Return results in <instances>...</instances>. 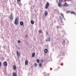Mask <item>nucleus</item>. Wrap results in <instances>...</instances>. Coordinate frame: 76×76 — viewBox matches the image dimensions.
Returning a JSON list of instances; mask_svg holds the SVG:
<instances>
[{
	"mask_svg": "<svg viewBox=\"0 0 76 76\" xmlns=\"http://www.w3.org/2000/svg\"><path fill=\"white\" fill-rule=\"evenodd\" d=\"M18 19H19V18L18 17H17L15 20L14 23L16 25H18Z\"/></svg>",
	"mask_w": 76,
	"mask_h": 76,
	"instance_id": "1",
	"label": "nucleus"
},
{
	"mask_svg": "<svg viewBox=\"0 0 76 76\" xmlns=\"http://www.w3.org/2000/svg\"><path fill=\"white\" fill-rule=\"evenodd\" d=\"M16 53H17V58L18 59H19V57H20V53L19 52L18 50H17Z\"/></svg>",
	"mask_w": 76,
	"mask_h": 76,
	"instance_id": "2",
	"label": "nucleus"
},
{
	"mask_svg": "<svg viewBox=\"0 0 76 76\" xmlns=\"http://www.w3.org/2000/svg\"><path fill=\"white\" fill-rule=\"evenodd\" d=\"M49 6H50L49 3L48 2H47L46 4V5L45 7V8L46 9H48V7H49Z\"/></svg>",
	"mask_w": 76,
	"mask_h": 76,
	"instance_id": "3",
	"label": "nucleus"
},
{
	"mask_svg": "<svg viewBox=\"0 0 76 76\" xmlns=\"http://www.w3.org/2000/svg\"><path fill=\"white\" fill-rule=\"evenodd\" d=\"M3 64L4 66H7V63L6 61H5L3 63Z\"/></svg>",
	"mask_w": 76,
	"mask_h": 76,
	"instance_id": "4",
	"label": "nucleus"
},
{
	"mask_svg": "<svg viewBox=\"0 0 76 76\" xmlns=\"http://www.w3.org/2000/svg\"><path fill=\"white\" fill-rule=\"evenodd\" d=\"M63 6H65V7H67V6H69V5L65 3L64 4Z\"/></svg>",
	"mask_w": 76,
	"mask_h": 76,
	"instance_id": "5",
	"label": "nucleus"
},
{
	"mask_svg": "<svg viewBox=\"0 0 76 76\" xmlns=\"http://www.w3.org/2000/svg\"><path fill=\"white\" fill-rule=\"evenodd\" d=\"M61 2H58V6H59V7H62V5L61 4Z\"/></svg>",
	"mask_w": 76,
	"mask_h": 76,
	"instance_id": "6",
	"label": "nucleus"
},
{
	"mask_svg": "<svg viewBox=\"0 0 76 76\" xmlns=\"http://www.w3.org/2000/svg\"><path fill=\"white\" fill-rule=\"evenodd\" d=\"M13 70H16L17 67H16V66H15V65H13Z\"/></svg>",
	"mask_w": 76,
	"mask_h": 76,
	"instance_id": "7",
	"label": "nucleus"
},
{
	"mask_svg": "<svg viewBox=\"0 0 76 76\" xmlns=\"http://www.w3.org/2000/svg\"><path fill=\"white\" fill-rule=\"evenodd\" d=\"M10 19L11 20H13V17L12 15H11L10 16Z\"/></svg>",
	"mask_w": 76,
	"mask_h": 76,
	"instance_id": "8",
	"label": "nucleus"
},
{
	"mask_svg": "<svg viewBox=\"0 0 76 76\" xmlns=\"http://www.w3.org/2000/svg\"><path fill=\"white\" fill-rule=\"evenodd\" d=\"M20 25L21 26H22V25H23V22H22V21H21L20 22Z\"/></svg>",
	"mask_w": 76,
	"mask_h": 76,
	"instance_id": "9",
	"label": "nucleus"
},
{
	"mask_svg": "<svg viewBox=\"0 0 76 76\" xmlns=\"http://www.w3.org/2000/svg\"><path fill=\"white\" fill-rule=\"evenodd\" d=\"M45 16H47L48 15V12L47 11H45Z\"/></svg>",
	"mask_w": 76,
	"mask_h": 76,
	"instance_id": "10",
	"label": "nucleus"
},
{
	"mask_svg": "<svg viewBox=\"0 0 76 76\" xmlns=\"http://www.w3.org/2000/svg\"><path fill=\"white\" fill-rule=\"evenodd\" d=\"M28 61L26 60L25 61V64L26 65H28Z\"/></svg>",
	"mask_w": 76,
	"mask_h": 76,
	"instance_id": "11",
	"label": "nucleus"
},
{
	"mask_svg": "<svg viewBox=\"0 0 76 76\" xmlns=\"http://www.w3.org/2000/svg\"><path fill=\"white\" fill-rule=\"evenodd\" d=\"M71 14H74V15H76V13H75V12H74V11H71Z\"/></svg>",
	"mask_w": 76,
	"mask_h": 76,
	"instance_id": "12",
	"label": "nucleus"
},
{
	"mask_svg": "<svg viewBox=\"0 0 76 76\" xmlns=\"http://www.w3.org/2000/svg\"><path fill=\"white\" fill-rule=\"evenodd\" d=\"M13 76H17V75H16V74L15 72L13 73Z\"/></svg>",
	"mask_w": 76,
	"mask_h": 76,
	"instance_id": "13",
	"label": "nucleus"
},
{
	"mask_svg": "<svg viewBox=\"0 0 76 76\" xmlns=\"http://www.w3.org/2000/svg\"><path fill=\"white\" fill-rule=\"evenodd\" d=\"M48 52V50H47V49H46L45 50V53H47Z\"/></svg>",
	"mask_w": 76,
	"mask_h": 76,
	"instance_id": "14",
	"label": "nucleus"
},
{
	"mask_svg": "<svg viewBox=\"0 0 76 76\" xmlns=\"http://www.w3.org/2000/svg\"><path fill=\"white\" fill-rule=\"evenodd\" d=\"M48 39H46V41H50V37H49V38H48Z\"/></svg>",
	"mask_w": 76,
	"mask_h": 76,
	"instance_id": "15",
	"label": "nucleus"
},
{
	"mask_svg": "<svg viewBox=\"0 0 76 76\" xmlns=\"http://www.w3.org/2000/svg\"><path fill=\"white\" fill-rule=\"evenodd\" d=\"M35 53H34L32 54V56L33 57H34V56H35Z\"/></svg>",
	"mask_w": 76,
	"mask_h": 76,
	"instance_id": "16",
	"label": "nucleus"
},
{
	"mask_svg": "<svg viewBox=\"0 0 76 76\" xmlns=\"http://www.w3.org/2000/svg\"><path fill=\"white\" fill-rule=\"evenodd\" d=\"M31 24H34V21L33 20H31Z\"/></svg>",
	"mask_w": 76,
	"mask_h": 76,
	"instance_id": "17",
	"label": "nucleus"
},
{
	"mask_svg": "<svg viewBox=\"0 0 76 76\" xmlns=\"http://www.w3.org/2000/svg\"><path fill=\"white\" fill-rule=\"evenodd\" d=\"M37 63H39V59H38L37 60Z\"/></svg>",
	"mask_w": 76,
	"mask_h": 76,
	"instance_id": "18",
	"label": "nucleus"
},
{
	"mask_svg": "<svg viewBox=\"0 0 76 76\" xmlns=\"http://www.w3.org/2000/svg\"><path fill=\"white\" fill-rule=\"evenodd\" d=\"M39 33H40L41 34L42 33V31H41V30H40L39 31Z\"/></svg>",
	"mask_w": 76,
	"mask_h": 76,
	"instance_id": "19",
	"label": "nucleus"
},
{
	"mask_svg": "<svg viewBox=\"0 0 76 76\" xmlns=\"http://www.w3.org/2000/svg\"><path fill=\"white\" fill-rule=\"evenodd\" d=\"M39 67H41V66H42V64H41V63H40L39 64Z\"/></svg>",
	"mask_w": 76,
	"mask_h": 76,
	"instance_id": "20",
	"label": "nucleus"
},
{
	"mask_svg": "<svg viewBox=\"0 0 76 76\" xmlns=\"http://www.w3.org/2000/svg\"><path fill=\"white\" fill-rule=\"evenodd\" d=\"M63 0H59V2L61 3V2H62Z\"/></svg>",
	"mask_w": 76,
	"mask_h": 76,
	"instance_id": "21",
	"label": "nucleus"
},
{
	"mask_svg": "<svg viewBox=\"0 0 76 76\" xmlns=\"http://www.w3.org/2000/svg\"><path fill=\"white\" fill-rule=\"evenodd\" d=\"M34 66H35V67H36V66H37V64L35 63L34 64Z\"/></svg>",
	"mask_w": 76,
	"mask_h": 76,
	"instance_id": "22",
	"label": "nucleus"
},
{
	"mask_svg": "<svg viewBox=\"0 0 76 76\" xmlns=\"http://www.w3.org/2000/svg\"><path fill=\"white\" fill-rule=\"evenodd\" d=\"M18 43H20V40H18Z\"/></svg>",
	"mask_w": 76,
	"mask_h": 76,
	"instance_id": "23",
	"label": "nucleus"
},
{
	"mask_svg": "<svg viewBox=\"0 0 76 76\" xmlns=\"http://www.w3.org/2000/svg\"><path fill=\"white\" fill-rule=\"evenodd\" d=\"M61 15H62V16L63 18H64V15L63 14L61 13Z\"/></svg>",
	"mask_w": 76,
	"mask_h": 76,
	"instance_id": "24",
	"label": "nucleus"
},
{
	"mask_svg": "<svg viewBox=\"0 0 76 76\" xmlns=\"http://www.w3.org/2000/svg\"><path fill=\"white\" fill-rule=\"evenodd\" d=\"M21 1V0H17V1H18V2H20Z\"/></svg>",
	"mask_w": 76,
	"mask_h": 76,
	"instance_id": "25",
	"label": "nucleus"
},
{
	"mask_svg": "<svg viewBox=\"0 0 76 76\" xmlns=\"http://www.w3.org/2000/svg\"><path fill=\"white\" fill-rule=\"evenodd\" d=\"M57 29H59V26H57Z\"/></svg>",
	"mask_w": 76,
	"mask_h": 76,
	"instance_id": "26",
	"label": "nucleus"
},
{
	"mask_svg": "<svg viewBox=\"0 0 76 76\" xmlns=\"http://www.w3.org/2000/svg\"><path fill=\"white\" fill-rule=\"evenodd\" d=\"M41 62L42 63H43V62H44V60H41Z\"/></svg>",
	"mask_w": 76,
	"mask_h": 76,
	"instance_id": "27",
	"label": "nucleus"
},
{
	"mask_svg": "<svg viewBox=\"0 0 76 76\" xmlns=\"http://www.w3.org/2000/svg\"><path fill=\"white\" fill-rule=\"evenodd\" d=\"M1 63L0 62V67H1Z\"/></svg>",
	"mask_w": 76,
	"mask_h": 76,
	"instance_id": "28",
	"label": "nucleus"
},
{
	"mask_svg": "<svg viewBox=\"0 0 76 76\" xmlns=\"http://www.w3.org/2000/svg\"><path fill=\"white\" fill-rule=\"evenodd\" d=\"M26 38H27L28 37V35H26Z\"/></svg>",
	"mask_w": 76,
	"mask_h": 76,
	"instance_id": "29",
	"label": "nucleus"
},
{
	"mask_svg": "<svg viewBox=\"0 0 76 76\" xmlns=\"http://www.w3.org/2000/svg\"><path fill=\"white\" fill-rule=\"evenodd\" d=\"M19 5L20 6V5H22V4H20H20H19Z\"/></svg>",
	"mask_w": 76,
	"mask_h": 76,
	"instance_id": "30",
	"label": "nucleus"
},
{
	"mask_svg": "<svg viewBox=\"0 0 76 76\" xmlns=\"http://www.w3.org/2000/svg\"><path fill=\"white\" fill-rule=\"evenodd\" d=\"M47 35H48V33L47 32Z\"/></svg>",
	"mask_w": 76,
	"mask_h": 76,
	"instance_id": "31",
	"label": "nucleus"
}]
</instances>
